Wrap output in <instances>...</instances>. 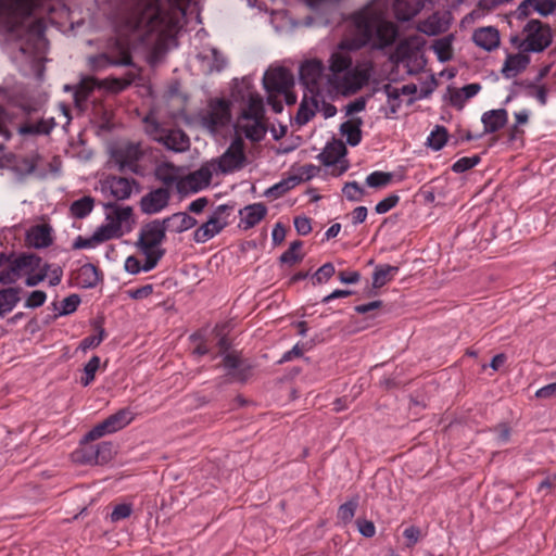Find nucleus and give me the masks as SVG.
Here are the masks:
<instances>
[{"instance_id": "5701e85b", "label": "nucleus", "mask_w": 556, "mask_h": 556, "mask_svg": "<svg viewBox=\"0 0 556 556\" xmlns=\"http://www.w3.org/2000/svg\"><path fill=\"white\" fill-rule=\"evenodd\" d=\"M52 228L48 224L33 226L26 233V241L36 249L48 248L52 244Z\"/></svg>"}, {"instance_id": "09e8293b", "label": "nucleus", "mask_w": 556, "mask_h": 556, "mask_svg": "<svg viewBox=\"0 0 556 556\" xmlns=\"http://www.w3.org/2000/svg\"><path fill=\"white\" fill-rule=\"evenodd\" d=\"M336 273L332 263H325L312 276L313 285H321L327 282Z\"/></svg>"}, {"instance_id": "f257e3e1", "label": "nucleus", "mask_w": 556, "mask_h": 556, "mask_svg": "<svg viewBox=\"0 0 556 556\" xmlns=\"http://www.w3.org/2000/svg\"><path fill=\"white\" fill-rule=\"evenodd\" d=\"M397 36L396 26L382 18L371 8H364L350 17L348 35L339 43V50L331 53L328 79H336L352 67V58L348 52L357 51L369 43L375 48L391 46Z\"/></svg>"}, {"instance_id": "4c0bfd02", "label": "nucleus", "mask_w": 556, "mask_h": 556, "mask_svg": "<svg viewBox=\"0 0 556 556\" xmlns=\"http://www.w3.org/2000/svg\"><path fill=\"white\" fill-rule=\"evenodd\" d=\"M93 203V199L88 195L74 201L70 207L72 216L78 219L85 218L91 213Z\"/></svg>"}, {"instance_id": "6e6d98bb", "label": "nucleus", "mask_w": 556, "mask_h": 556, "mask_svg": "<svg viewBox=\"0 0 556 556\" xmlns=\"http://www.w3.org/2000/svg\"><path fill=\"white\" fill-rule=\"evenodd\" d=\"M382 90L391 104V111L395 113L400 106V97L402 96L400 88L393 87L391 84H386Z\"/></svg>"}, {"instance_id": "864d4df0", "label": "nucleus", "mask_w": 556, "mask_h": 556, "mask_svg": "<svg viewBox=\"0 0 556 556\" xmlns=\"http://www.w3.org/2000/svg\"><path fill=\"white\" fill-rule=\"evenodd\" d=\"M479 162H480L479 155L464 156V157H460L459 160H457L452 165V170L454 173L462 174V173H465L466 170L475 167L477 164H479Z\"/></svg>"}, {"instance_id": "c85d7f7f", "label": "nucleus", "mask_w": 556, "mask_h": 556, "mask_svg": "<svg viewBox=\"0 0 556 556\" xmlns=\"http://www.w3.org/2000/svg\"><path fill=\"white\" fill-rule=\"evenodd\" d=\"M528 52H520L517 54H508L502 68V74L506 78H513L522 71L530 63V58L527 55Z\"/></svg>"}, {"instance_id": "052dcab7", "label": "nucleus", "mask_w": 556, "mask_h": 556, "mask_svg": "<svg viewBox=\"0 0 556 556\" xmlns=\"http://www.w3.org/2000/svg\"><path fill=\"white\" fill-rule=\"evenodd\" d=\"M400 201V197L395 193L389 194L383 200L376 204L375 211L377 214H384L392 210Z\"/></svg>"}, {"instance_id": "13d9d810", "label": "nucleus", "mask_w": 556, "mask_h": 556, "mask_svg": "<svg viewBox=\"0 0 556 556\" xmlns=\"http://www.w3.org/2000/svg\"><path fill=\"white\" fill-rule=\"evenodd\" d=\"M210 60L211 64L208 73L220 72L227 65V59L225 58V55L215 48L211 50Z\"/></svg>"}, {"instance_id": "49530a36", "label": "nucleus", "mask_w": 556, "mask_h": 556, "mask_svg": "<svg viewBox=\"0 0 556 556\" xmlns=\"http://www.w3.org/2000/svg\"><path fill=\"white\" fill-rule=\"evenodd\" d=\"M144 256V263L141 265V270L148 273L156 267L160 260L165 255V250H139Z\"/></svg>"}, {"instance_id": "a878e982", "label": "nucleus", "mask_w": 556, "mask_h": 556, "mask_svg": "<svg viewBox=\"0 0 556 556\" xmlns=\"http://www.w3.org/2000/svg\"><path fill=\"white\" fill-rule=\"evenodd\" d=\"M164 227L166 231L180 233L188 229H191L197 225V219L185 212L175 213L164 219Z\"/></svg>"}, {"instance_id": "aec40b11", "label": "nucleus", "mask_w": 556, "mask_h": 556, "mask_svg": "<svg viewBox=\"0 0 556 556\" xmlns=\"http://www.w3.org/2000/svg\"><path fill=\"white\" fill-rule=\"evenodd\" d=\"M132 186H138V182L132 178L109 176L103 184V189H108L111 195L119 201L130 198Z\"/></svg>"}, {"instance_id": "2eb2a0df", "label": "nucleus", "mask_w": 556, "mask_h": 556, "mask_svg": "<svg viewBox=\"0 0 556 556\" xmlns=\"http://www.w3.org/2000/svg\"><path fill=\"white\" fill-rule=\"evenodd\" d=\"M89 62L91 67L98 71L108 65L131 66L132 58L128 48L124 47L119 41H116L114 48L109 53L91 56Z\"/></svg>"}, {"instance_id": "338daca9", "label": "nucleus", "mask_w": 556, "mask_h": 556, "mask_svg": "<svg viewBox=\"0 0 556 556\" xmlns=\"http://www.w3.org/2000/svg\"><path fill=\"white\" fill-rule=\"evenodd\" d=\"M37 163L35 160L29 157H23L17 162L15 168L23 175H30L35 172Z\"/></svg>"}, {"instance_id": "423d86ee", "label": "nucleus", "mask_w": 556, "mask_h": 556, "mask_svg": "<svg viewBox=\"0 0 556 556\" xmlns=\"http://www.w3.org/2000/svg\"><path fill=\"white\" fill-rule=\"evenodd\" d=\"M525 52L540 53L553 42V33L548 24L540 20H530L522 28Z\"/></svg>"}, {"instance_id": "ea45409f", "label": "nucleus", "mask_w": 556, "mask_h": 556, "mask_svg": "<svg viewBox=\"0 0 556 556\" xmlns=\"http://www.w3.org/2000/svg\"><path fill=\"white\" fill-rule=\"evenodd\" d=\"M447 138L448 134L446 128L443 126H435V128L430 132L427 142L431 149L439 151L444 147Z\"/></svg>"}, {"instance_id": "bf43d9fd", "label": "nucleus", "mask_w": 556, "mask_h": 556, "mask_svg": "<svg viewBox=\"0 0 556 556\" xmlns=\"http://www.w3.org/2000/svg\"><path fill=\"white\" fill-rule=\"evenodd\" d=\"M80 303V298L77 294H71L61 302V309L59 315H70L74 313Z\"/></svg>"}, {"instance_id": "37998d69", "label": "nucleus", "mask_w": 556, "mask_h": 556, "mask_svg": "<svg viewBox=\"0 0 556 556\" xmlns=\"http://www.w3.org/2000/svg\"><path fill=\"white\" fill-rule=\"evenodd\" d=\"M253 123L244 128L245 137L252 141H261L266 135V126L263 119H251Z\"/></svg>"}, {"instance_id": "a19ab883", "label": "nucleus", "mask_w": 556, "mask_h": 556, "mask_svg": "<svg viewBox=\"0 0 556 556\" xmlns=\"http://www.w3.org/2000/svg\"><path fill=\"white\" fill-rule=\"evenodd\" d=\"M358 507V496H354L344 504H342L338 509V519L344 525L349 523Z\"/></svg>"}, {"instance_id": "f704fd0d", "label": "nucleus", "mask_w": 556, "mask_h": 556, "mask_svg": "<svg viewBox=\"0 0 556 556\" xmlns=\"http://www.w3.org/2000/svg\"><path fill=\"white\" fill-rule=\"evenodd\" d=\"M397 266L389 264L378 265L372 274V288L379 289L386 286L399 273Z\"/></svg>"}, {"instance_id": "393cba45", "label": "nucleus", "mask_w": 556, "mask_h": 556, "mask_svg": "<svg viewBox=\"0 0 556 556\" xmlns=\"http://www.w3.org/2000/svg\"><path fill=\"white\" fill-rule=\"evenodd\" d=\"M424 5L425 0H394V15L399 21L407 22L416 16Z\"/></svg>"}, {"instance_id": "79ce46f5", "label": "nucleus", "mask_w": 556, "mask_h": 556, "mask_svg": "<svg viewBox=\"0 0 556 556\" xmlns=\"http://www.w3.org/2000/svg\"><path fill=\"white\" fill-rule=\"evenodd\" d=\"M392 173L376 170L366 177V184L370 188H383L392 181Z\"/></svg>"}, {"instance_id": "7ed1b4c3", "label": "nucleus", "mask_w": 556, "mask_h": 556, "mask_svg": "<svg viewBox=\"0 0 556 556\" xmlns=\"http://www.w3.org/2000/svg\"><path fill=\"white\" fill-rule=\"evenodd\" d=\"M200 125L212 135L226 128L231 121V102L224 98L211 99L199 114Z\"/></svg>"}, {"instance_id": "473e14b6", "label": "nucleus", "mask_w": 556, "mask_h": 556, "mask_svg": "<svg viewBox=\"0 0 556 556\" xmlns=\"http://www.w3.org/2000/svg\"><path fill=\"white\" fill-rule=\"evenodd\" d=\"M18 288H5L0 290V319L8 313L12 312L16 304L20 302Z\"/></svg>"}, {"instance_id": "e433bc0d", "label": "nucleus", "mask_w": 556, "mask_h": 556, "mask_svg": "<svg viewBox=\"0 0 556 556\" xmlns=\"http://www.w3.org/2000/svg\"><path fill=\"white\" fill-rule=\"evenodd\" d=\"M123 236L122 230L117 224L108 223L105 225L100 226L92 235V240H96L97 243H101L114 238H119Z\"/></svg>"}, {"instance_id": "412c9836", "label": "nucleus", "mask_w": 556, "mask_h": 556, "mask_svg": "<svg viewBox=\"0 0 556 556\" xmlns=\"http://www.w3.org/2000/svg\"><path fill=\"white\" fill-rule=\"evenodd\" d=\"M323 99V93L315 94L304 91L302 101L300 103L295 121L299 125L307 124L319 110V102Z\"/></svg>"}, {"instance_id": "774afa93", "label": "nucleus", "mask_w": 556, "mask_h": 556, "mask_svg": "<svg viewBox=\"0 0 556 556\" xmlns=\"http://www.w3.org/2000/svg\"><path fill=\"white\" fill-rule=\"evenodd\" d=\"M294 227L300 236H306L311 232V219L304 216H296L294 218Z\"/></svg>"}, {"instance_id": "e2e57ef3", "label": "nucleus", "mask_w": 556, "mask_h": 556, "mask_svg": "<svg viewBox=\"0 0 556 556\" xmlns=\"http://www.w3.org/2000/svg\"><path fill=\"white\" fill-rule=\"evenodd\" d=\"M132 513V506L131 504L123 503L118 504L114 507V509L111 513V521L117 522L119 520L128 518Z\"/></svg>"}, {"instance_id": "f8f14e48", "label": "nucleus", "mask_w": 556, "mask_h": 556, "mask_svg": "<svg viewBox=\"0 0 556 556\" xmlns=\"http://www.w3.org/2000/svg\"><path fill=\"white\" fill-rule=\"evenodd\" d=\"M166 238V227L160 219H154L143 225L139 231V238L136 243L138 250H165L161 247Z\"/></svg>"}, {"instance_id": "7c9ffc66", "label": "nucleus", "mask_w": 556, "mask_h": 556, "mask_svg": "<svg viewBox=\"0 0 556 556\" xmlns=\"http://www.w3.org/2000/svg\"><path fill=\"white\" fill-rule=\"evenodd\" d=\"M303 181V176L291 175L285 179H281L279 182L269 187L265 191V195L271 199H278L287 193L289 190L293 189Z\"/></svg>"}, {"instance_id": "0eeeda50", "label": "nucleus", "mask_w": 556, "mask_h": 556, "mask_svg": "<svg viewBox=\"0 0 556 556\" xmlns=\"http://www.w3.org/2000/svg\"><path fill=\"white\" fill-rule=\"evenodd\" d=\"M325 78V65L320 60H306L299 68L300 83L304 87V91L309 93H323Z\"/></svg>"}, {"instance_id": "4be33fe9", "label": "nucleus", "mask_w": 556, "mask_h": 556, "mask_svg": "<svg viewBox=\"0 0 556 556\" xmlns=\"http://www.w3.org/2000/svg\"><path fill=\"white\" fill-rule=\"evenodd\" d=\"M267 214V207L263 203H253L239 211L240 226L244 229H251L256 226Z\"/></svg>"}, {"instance_id": "72a5a7b5", "label": "nucleus", "mask_w": 556, "mask_h": 556, "mask_svg": "<svg viewBox=\"0 0 556 556\" xmlns=\"http://www.w3.org/2000/svg\"><path fill=\"white\" fill-rule=\"evenodd\" d=\"M104 208L108 211L106 219L112 224H117L119 230H122V223L127 222L132 214L130 206L121 207L114 202L105 203Z\"/></svg>"}, {"instance_id": "4468645a", "label": "nucleus", "mask_w": 556, "mask_h": 556, "mask_svg": "<svg viewBox=\"0 0 556 556\" xmlns=\"http://www.w3.org/2000/svg\"><path fill=\"white\" fill-rule=\"evenodd\" d=\"M348 153L345 144L341 140L333 139L328 142L324 150L317 155V159L325 166H337L333 175L340 176L349 169V161L344 159Z\"/></svg>"}, {"instance_id": "1a4fd4ad", "label": "nucleus", "mask_w": 556, "mask_h": 556, "mask_svg": "<svg viewBox=\"0 0 556 556\" xmlns=\"http://www.w3.org/2000/svg\"><path fill=\"white\" fill-rule=\"evenodd\" d=\"M41 258L36 254H23L14 258L9 265L0 270V283H15L23 275L35 271L39 268Z\"/></svg>"}, {"instance_id": "b1692460", "label": "nucleus", "mask_w": 556, "mask_h": 556, "mask_svg": "<svg viewBox=\"0 0 556 556\" xmlns=\"http://www.w3.org/2000/svg\"><path fill=\"white\" fill-rule=\"evenodd\" d=\"M472 40L485 51H492L500 45V33L492 26L481 27L473 31Z\"/></svg>"}, {"instance_id": "5fc2aeb1", "label": "nucleus", "mask_w": 556, "mask_h": 556, "mask_svg": "<svg viewBox=\"0 0 556 556\" xmlns=\"http://www.w3.org/2000/svg\"><path fill=\"white\" fill-rule=\"evenodd\" d=\"M104 334H105L104 329L99 327L98 334H91V336L84 338L79 343V349L85 352L89 349L97 348L103 341Z\"/></svg>"}, {"instance_id": "dca6fc26", "label": "nucleus", "mask_w": 556, "mask_h": 556, "mask_svg": "<svg viewBox=\"0 0 556 556\" xmlns=\"http://www.w3.org/2000/svg\"><path fill=\"white\" fill-rule=\"evenodd\" d=\"M263 85L267 93L279 94L293 87L294 78L289 70L277 67L264 74Z\"/></svg>"}, {"instance_id": "9d476101", "label": "nucleus", "mask_w": 556, "mask_h": 556, "mask_svg": "<svg viewBox=\"0 0 556 556\" xmlns=\"http://www.w3.org/2000/svg\"><path fill=\"white\" fill-rule=\"evenodd\" d=\"M132 413L128 408H122L117 413L109 416L102 422L94 426L84 438L81 443L98 440L105 434L116 432L131 422Z\"/></svg>"}, {"instance_id": "20e7f679", "label": "nucleus", "mask_w": 556, "mask_h": 556, "mask_svg": "<svg viewBox=\"0 0 556 556\" xmlns=\"http://www.w3.org/2000/svg\"><path fill=\"white\" fill-rule=\"evenodd\" d=\"M144 156V150L139 142H122L111 149V162L121 173L142 174L139 162Z\"/></svg>"}, {"instance_id": "a211bd4d", "label": "nucleus", "mask_w": 556, "mask_h": 556, "mask_svg": "<svg viewBox=\"0 0 556 556\" xmlns=\"http://www.w3.org/2000/svg\"><path fill=\"white\" fill-rule=\"evenodd\" d=\"M162 0H139L136 8L137 26H153L161 20Z\"/></svg>"}, {"instance_id": "c9c22d12", "label": "nucleus", "mask_w": 556, "mask_h": 556, "mask_svg": "<svg viewBox=\"0 0 556 556\" xmlns=\"http://www.w3.org/2000/svg\"><path fill=\"white\" fill-rule=\"evenodd\" d=\"M244 119H264L263 99L257 93H251L247 109L242 112Z\"/></svg>"}, {"instance_id": "a18cd8bd", "label": "nucleus", "mask_w": 556, "mask_h": 556, "mask_svg": "<svg viewBox=\"0 0 556 556\" xmlns=\"http://www.w3.org/2000/svg\"><path fill=\"white\" fill-rule=\"evenodd\" d=\"M419 30L426 35L435 36L444 31L445 28L441 25L439 15L433 14L420 23Z\"/></svg>"}, {"instance_id": "6e6552de", "label": "nucleus", "mask_w": 556, "mask_h": 556, "mask_svg": "<svg viewBox=\"0 0 556 556\" xmlns=\"http://www.w3.org/2000/svg\"><path fill=\"white\" fill-rule=\"evenodd\" d=\"M233 206L222 204L218 205L212 215L208 217L206 223L202 224L193 233V239L198 243H205L210 239L214 238L218 235L227 225V217L229 215V211H231Z\"/></svg>"}, {"instance_id": "3c124183", "label": "nucleus", "mask_w": 556, "mask_h": 556, "mask_svg": "<svg viewBox=\"0 0 556 556\" xmlns=\"http://www.w3.org/2000/svg\"><path fill=\"white\" fill-rule=\"evenodd\" d=\"M343 194L349 201H361L365 194V190L356 181H349L342 189Z\"/></svg>"}, {"instance_id": "8fccbe9b", "label": "nucleus", "mask_w": 556, "mask_h": 556, "mask_svg": "<svg viewBox=\"0 0 556 556\" xmlns=\"http://www.w3.org/2000/svg\"><path fill=\"white\" fill-rule=\"evenodd\" d=\"M39 271L36 274H33L34 271H28L25 275H27V278L25 280V285L27 287H35L39 285L41 281H43L47 276L49 275L50 270V264L48 263H40L39 268H37Z\"/></svg>"}, {"instance_id": "680f3d73", "label": "nucleus", "mask_w": 556, "mask_h": 556, "mask_svg": "<svg viewBox=\"0 0 556 556\" xmlns=\"http://www.w3.org/2000/svg\"><path fill=\"white\" fill-rule=\"evenodd\" d=\"M47 300V294L45 291L35 290L29 293L27 299L25 300V307L27 308H37L45 304Z\"/></svg>"}, {"instance_id": "603ef678", "label": "nucleus", "mask_w": 556, "mask_h": 556, "mask_svg": "<svg viewBox=\"0 0 556 556\" xmlns=\"http://www.w3.org/2000/svg\"><path fill=\"white\" fill-rule=\"evenodd\" d=\"M433 50L438 55L440 62H446L452 58L451 41L446 38L435 41Z\"/></svg>"}, {"instance_id": "9b49d317", "label": "nucleus", "mask_w": 556, "mask_h": 556, "mask_svg": "<svg viewBox=\"0 0 556 556\" xmlns=\"http://www.w3.org/2000/svg\"><path fill=\"white\" fill-rule=\"evenodd\" d=\"M111 442H101L96 445H84L73 453V459L83 465H103L114 456Z\"/></svg>"}, {"instance_id": "de8ad7c7", "label": "nucleus", "mask_w": 556, "mask_h": 556, "mask_svg": "<svg viewBox=\"0 0 556 556\" xmlns=\"http://www.w3.org/2000/svg\"><path fill=\"white\" fill-rule=\"evenodd\" d=\"M99 367H100V357L94 355L88 361V363L84 367L85 376L81 377V379H80V383L84 387L89 386L94 380L96 372L99 369Z\"/></svg>"}, {"instance_id": "2f4dec72", "label": "nucleus", "mask_w": 556, "mask_h": 556, "mask_svg": "<svg viewBox=\"0 0 556 556\" xmlns=\"http://www.w3.org/2000/svg\"><path fill=\"white\" fill-rule=\"evenodd\" d=\"M363 121L359 117L348 119L340 125V131L346 137V142L355 147L362 140L361 126Z\"/></svg>"}, {"instance_id": "cd10ccee", "label": "nucleus", "mask_w": 556, "mask_h": 556, "mask_svg": "<svg viewBox=\"0 0 556 556\" xmlns=\"http://www.w3.org/2000/svg\"><path fill=\"white\" fill-rule=\"evenodd\" d=\"M507 121L508 113L505 109L484 112L481 117L485 134L498 131L507 124Z\"/></svg>"}, {"instance_id": "c03bdc74", "label": "nucleus", "mask_w": 556, "mask_h": 556, "mask_svg": "<svg viewBox=\"0 0 556 556\" xmlns=\"http://www.w3.org/2000/svg\"><path fill=\"white\" fill-rule=\"evenodd\" d=\"M155 177L167 187H170L174 184L178 185L179 182L177 175L173 170V166L169 164L157 166L155 169Z\"/></svg>"}, {"instance_id": "bb28decb", "label": "nucleus", "mask_w": 556, "mask_h": 556, "mask_svg": "<svg viewBox=\"0 0 556 556\" xmlns=\"http://www.w3.org/2000/svg\"><path fill=\"white\" fill-rule=\"evenodd\" d=\"M55 126L56 123L53 117L41 118L36 123L25 122L21 124L17 128V132L21 136L49 135Z\"/></svg>"}, {"instance_id": "c756f323", "label": "nucleus", "mask_w": 556, "mask_h": 556, "mask_svg": "<svg viewBox=\"0 0 556 556\" xmlns=\"http://www.w3.org/2000/svg\"><path fill=\"white\" fill-rule=\"evenodd\" d=\"M101 280V271L93 264L87 263L79 267L76 275L77 285L84 289L97 287Z\"/></svg>"}, {"instance_id": "58836bf2", "label": "nucleus", "mask_w": 556, "mask_h": 556, "mask_svg": "<svg viewBox=\"0 0 556 556\" xmlns=\"http://www.w3.org/2000/svg\"><path fill=\"white\" fill-rule=\"evenodd\" d=\"M302 245L303 242L300 240L291 242L289 249L280 255L279 261L290 266L300 263L304 257V255L300 252Z\"/></svg>"}, {"instance_id": "69168bd1", "label": "nucleus", "mask_w": 556, "mask_h": 556, "mask_svg": "<svg viewBox=\"0 0 556 556\" xmlns=\"http://www.w3.org/2000/svg\"><path fill=\"white\" fill-rule=\"evenodd\" d=\"M104 84L106 85L108 89L113 92H121L125 90L128 86L131 84L130 79H124V78H108L104 80Z\"/></svg>"}, {"instance_id": "39448f33", "label": "nucleus", "mask_w": 556, "mask_h": 556, "mask_svg": "<svg viewBox=\"0 0 556 556\" xmlns=\"http://www.w3.org/2000/svg\"><path fill=\"white\" fill-rule=\"evenodd\" d=\"M372 66L370 64L351 67L336 79H327L343 96H351L366 86L370 79Z\"/></svg>"}, {"instance_id": "4d7b16f0", "label": "nucleus", "mask_w": 556, "mask_h": 556, "mask_svg": "<svg viewBox=\"0 0 556 556\" xmlns=\"http://www.w3.org/2000/svg\"><path fill=\"white\" fill-rule=\"evenodd\" d=\"M495 434V441L497 445H504L508 443L511 434V428L508 424L502 422L492 429Z\"/></svg>"}, {"instance_id": "0e129e2a", "label": "nucleus", "mask_w": 556, "mask_h": 556, "mask_svg": "<svg viewBox=\"0 0 556 556\" xmlns=\"http://www.w3.org/2000/svg\"><path fill=\"white\" fill-rule=\"evenodd\" d=\"M534 11L541 16H548L556 11V0H535Z\"/></svg>"}, {"instance_id": "f3484780", "label": "nucleus", "mask_w": 556, "mask_h": 556, "mask_svg": "<svg viewBox=\"0 0 556 556\" xmlns=\"http://www.w3.org/2000/svg\"><path fill=\"white\" fill-rule=\"evenodd\" d=\"M214 163H205L199 169L190 173L185 179L178 182V190H191L197 192L210 186L213 172H215Z\"/></svg>"}, {"instance_id": "ddd939ff", "label": "nucleus", "mask_w": 556, "mask_h": 556, "mask_svg": "<svg viewBox=\"0 0 556 556\" xmlns=\"http://www.w3.org/2000/svg\"><path fill=\"white\" fill-rule=\"evenodd\" d=\"M247 161L243 143L240 139H236L227 148V150L213 163L215 172L223 174L233 173L241 169Z\"/></svg>"}, {"instance_id": "f03ea898", "label": "nucleus", "mask_w": 556, "mask_h": 556, "mask_svg": "<svg viewBox=\"0 0 556 556\" xmlns=\"http://www.w3.org/2000/svg\"><path fill=\"white\" fill-rule=\"evenodd\" d=\"M146 131L152 140L161 143L167 150L181 153L190 148L189 136L180 128L164 127L155 121L146 118Z\"/></svg>"}, {"instance_id": "6ab92c4d", "label": "nucleus", "mask_w": 556, "mask_h": 556, "mask_svg": "<svg viewBox=\"0 0 556 556\" xmlns=\"http://www.w3.org/2000/svg\"><path fill=\"white\" fill-rule=\"evenodd\" d=\"M169 199L170 192L167 188H157L141 198L140 208L144 214H156L168 205Z\"/></svg>"}]
</instances>
